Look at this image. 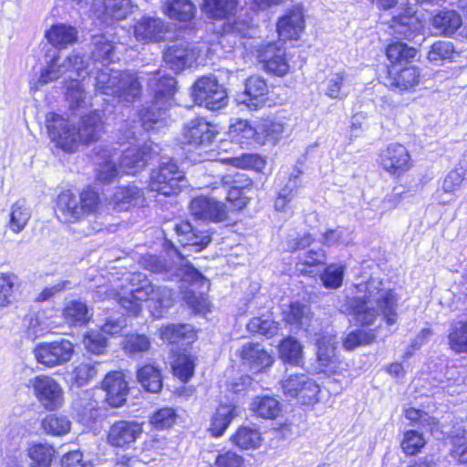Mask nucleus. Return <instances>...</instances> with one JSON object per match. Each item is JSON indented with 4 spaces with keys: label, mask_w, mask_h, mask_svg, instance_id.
I'll return each instance as SVG.
<instances>
[{
    "label": "nucleus",
    "mask_w": 467,
    "mask_h": 467,
    "mask_svg": "<svg viewBox=\"0 0 467 467\" xmlns=\"http://www.w3.org/2000/svg\"><path fill=\"white\" fill-rule=\"evenodd\" d=\"M269 88L266 80L260 76H252L245 80L241 103L250 109L262 108L268 99Z\"/></svg>",
    "instance_id": "nucleus-22"
},
{
    "label": "nucleus",
    "mask_w": 467,
    "mask_h": 467,
    "mask_svg": "<svg viewBox=\"0 0 467 467\" xmlns=\"http://www.w3.org/2000/svg\"><path fill=\"white\" fill-rule=\"evenodd\" d=\"M426 441L421 433L416 431H408L401 442L403 451L408 455L417 454L424 447Z\"/></svg>",
    "instance_id": "nucleus-64"
},
{
    "label": "nucleus",
    "mask_w": 467,
    "mask_h": 467,
    "mask_svg": "<svg viewBox=\"0 0 467 467\" xmlns=\"http://www.w3.org/2000/svg\"><path fill=\"white\" fill-rule=\"evenodd\" d=\"M201 459L207 467H244V459L233 450H206Z\"/></svg>",
    "instance_id": "nucleus-27"
},
{
    "label": "nucleus",
    "mask_w": 467,
    "mask_h": 467,
    "mask_svg": "<svg viewBox=\"0 0 467 467\" xmlns=\"http://www.w3.org/2000/svg\"><path fill=\"white\" fill-rule=\"evenodd\" d=\"M229 135L240 144H249L252 140L258 142L257 126L252 127L245 119H234L229 127Z\"/></svg>",
    "instance_id": "nucleus-50"
},
{
    "label": "nucleus",
    "mask_w": 467,
    "mask_h": 467,
    "mask_svg": "<svg viewBox=\"0 0 467 467\" xmlns=\"http://www.w3.org/2000/svg\"><path fill=\"white\" fill-rule=\"evenodd\" d=\"M62 315L70 326H82L90 319L86 303L79 300L68 301L63 308Z\"/></svg>",
    "instance_id": "nucleus-46"
},
{
    "label": "nucleus",
    "mask_w": 467,
    "mask_h": 467,
    "mask_svg": "<svg viewBox=\"0 0 467 467\" xmlns=\"http://www.w3.org/2000/svg\"><path fill=\"white\" fill-rule=\"evenodd\" d=\"M101 159L104 161L99 164L97 171V179L103 182H109L116 178L119 171V167L117 166L119 161V153L117 151H104Z\"/></svg>",
    "instance_id": "nucleus-54"
},
{
    "label": "nucleus",
    "mask_w": 467,
    "mask_h": 467,
    "mask_svg": "<svg viewBox=\"0 0 467 467\" xmlns=\"http://www.w3.org/2000/svg\"><path fill=\"white\" fill-rule=\"evenodd\" d=\"M46 37L53 47L63 49L78 41V31L67 24H56L46 32Z\"/></svg>",
    "instance_id": "nucleus-32"
},
{
    "label": "nucleus",
    "mask_w": 467,
    "mask_h": 467,
    "mask_svg": "<svg viewBox=\"0 0 467 467\" xmlns=\"http://www.w3.org/2000/svg\"><path fill=\"white\" fill-rule=\"evenodd\" d=\"M238 415L234 404H220L211 420L209 431L213 437H220L226 431L234 418Z\"/></svg>",
    "instance_id": "nucleus-35"
},
{
    "label": "nucleus",
    "mask_w": 467,
    "mask_h": 467,
    "mask_svg": "<svg viewBox=\"0 0 467 467\" xmlns=\"http://www.w3.org/2000/svg\"><path fill=\"white\" fill-rule=\"evenodd\" d=\"M422 27L421 20L414 13L407 12L391 19L389 34L398 39L413 40Z\"/></svg>",
    "instance_id": "nucleus-23"
},
{
    "label": "nucleus",
    "mask_w": 467,
    "mask_h": 467,
    "mask_svg": "<svg viewBox=\"0 0 467 467\" xmlns=\"http://www.w3.org/2000/svg\"><path fill=\"white\" fill-rule=\"evenodd\" d=\"M137 380L149 392L158 393L162 388L161 369L151 364H147L138 368Z\"/></svg>",
    "instance_id": "nucleus-41"
},
{
    "label": "nucleus",
    "mask_w": 467,
    "mask_h": 467,
    "mask_svg": "<svg viewBox=\"0 0 467 467\" xmlns=\"http://www.w3.org/2000/svg\"><path fill=\"white\" fill-rule=\"evenodd\" d=\"M279 357L285 362L299 366L303 360L302 345L294 337H287L279 344Z\"/></svg>",
    "instance_id": "nucleus-53"
},
{
    "label": "nucleus",
    "mask_w": 467,
    "mask_h": 467,
    "mask_svg": "<svg viewBox=\"0 0 467 467\" xmlns=\"http://www.w3.org/2000/svg\"><path fill=\"white\" fill-rule=\"evenodd\" d=\"M465 179H467V160L464 158L460 161L458 167L448 172L442 182L441 190L436 192V199L442 204L449 203L451 200H443L442 193L452 194Z\"/></svg>",
    "instance_id": "nucleus-33"
},
{
    "label": "nucleus",
    "mask_w": 467,
    "mask_h": 467,
    "mask_svg": "<svg viewBox=\"0 0 467 467\" xmlns=\"http://www.w3.org/2000/svg\"><path fill=\"white\" fill-rule=\"evenodd\" d=\"M174 231L178 242L185 248L192 246L196 247V251H201L211 243V236L207 233H196L188 222L176 223Z\"/></svg>",
    "instance_id": "nucleus-30"
},
{
    "label": "nucleus",
    "mask_w": 467,
    "mask_h": 467,
    "mask_svg": "<svg viewBox=\"0 0 467 467\" xmlns=\"http://www.w3.org/2000/svg\"><path fill=\"white\" fill-rule=\"evenodd\" d=\"M31 217V211L25 200H18L10 209L7 227L15 234H19L26 226Z\"/></svg>",
    "instance_id": "nucleus-48"
},
{
    "label": "nucleus",
    "mask_w": 467,
    "mask_h": 467,
    "mask_svg": "<svg viewBox=\"0 0 467 467\" xmlns=\"http://www.w3.org/2000/svg\"><path fill=\"white\" fill-rule=\"evenodd\" d=\"M158 146L152 141H146L142 146H132L119 154V169L127 174L140 171L157 153Z\"/></svg>",
    "instance_id": "nucleus-14"
},
{
    "label": "nucleus",
    "mask_w": 467,
    "mask_h": 467,
    "mask_svg": "<svg viewBox=\"0 0 467 467\" xmlns=\"http://www.w3.org/2000/svg\"><path fill=\"white\" fill-rule=\"evenodd\" d=\"M150 344V339L146 335L130 334L126 336L122 346L127 354L135 356L148 351Z\"/></svg>",
    "instance_id": "nucleus-61"
},
{
    "label": "nucleus",
    "mask_w": 467,
    "mask_h": 467,
    "mask_svg": "<svg viewBox=\"0 0 467 467\" xmlns=\"http://www.w3.org/2000/svg\"><path fill=\"white\" fill-rule=\"evenodd\" d=\"M375 340L372 330L357 329L347 335L343 341L346 349L351 350L361 345H368Z\"/></svg>",
    "instance_id": "nucleus-62"
},
{
    "label": "nucleus",
    "mask_w": 467,
    "mask_h": 467,
    "mask_svg": "<svg viewBox=\"0 0 467 467\" xmlns=\"http://www.w3.org/2000/svg\"><path fill=\"white\" fill-rule=\"evenodd\" d=\"M47 129L49 138L64 151H75L79 146V136L77 134L76 125L69 119L56 114L47 115Z\"/></svg>",
    "instance_id": "nucleus-9"
},
{
    "label": "nucleus",
    "mask_w": 467,
    "mask_h": 467,
    "mask_svg": "<svg viewBox=\"0 0 467 467\" xmlns=\"http://www.w3.org/2000/svg\"><path fill=\"white\" fill-rule=\"evenodd\" d=\"M305 29V19L301 9L287 11L278 19L276 30L282 40H296Z\"/></svg>",
    "instance_id": "nucleus-24"
},
{
    "label": "nucleus",
    "mask_w": 467,
    "mask_h": 467,
    "mask_svg": "<svg viewBox=\"0 0 467 467\" xmlns=\"http://www.w3.org/2000/svg\"><path fill=\"white\" fill-rule=\"evenodd\" d=\"M381 167L389 174L400 176L411 166L408 150L400 143H391L379 156Z\"/></svg>",
    "instance_id": "nucleus-19"
},
{
    "label": "nucleus",
    "mask_w": 467,
    "mask_h": 467,
    "mask_svg": "<svg viewBox=\"0 0 467 467\" xmlns=\"http://www.w3.org/2000/svg\"><path fill=\"white\" fill-rule=\"evenodd\" d=\"M55 455V448L48 443L32 444L28 449L32 467H50Z\"/></svg>",
    "instance_id": "nucleus-51"
},
{
    "label": "nucleus",
    "mask_w": 467,
    "mask_h": 467,
    "mask_svg": "<svg viewBox=\"0 0 467 467\" xmlns=\"http://www.w3.org/2000/svg\"><path fill=\"white\" fill-rule=\"evenodd\" d=\"M92 45V57L101 63V68L107 67L104 62L112 61L114 57L115 45L113 40L109 36L98 35L93 36Z\"/></svg>",
    "instance_id": "nucleus-49"
},
{
    "label": "nucleus",
    "mask_w": 467,
    "mask_h": 467,
    "mask_svg": "<svg viewBox=\"0 0 467 467\" xmlns=\"http://www.w3.org/2000/svg\"><path fill=\"white\" fill-rule=\"evenodd\" d=\"M286 323L300 328L306 329L311 322V310L309 306L299 302L291 303L283 311Z\"/></svg>",
    "instance_id": "nucleus-42"
},
{
    "label": "nucleus",
    "mask_w": 467,
    "mask_h": 467,
    "mask_svg": "<svg viewBox=\"0 0 467 467\" xmlns=\"http://www.w3.org/2000/svg\"><path fill=\"white\" fill-rule=\"evenodd\" d=\"M355 296L347 297L342 311L352 316L360 326L372 325L381 312L388 325L397 322L398 298L391 289H384L382 282L371 278L355 285Z\"/></svg>",
    "instance_id": "nucleus-1"
},
{
    "label": "nucleus",
    "mask_w": 467,
    "mask_h": 467,
    "mask_svg": "<svg viewBox=\"0 0 467 467\" xmlns=\"http://www.w3.org/2000/svg\"><path fill=\"white\" fill-rule=\"evenodd\" d=\"M73 352V344L69 340L62 339L38 345L35 349V356L39 363L53 368L69 361Z\"/></svg>",
    "instance_id": "nucleus-17"
},
{
    "label": "nucleus",
    "mask_w": 467,
    "mask_h": 467,
    "mask_svg": "<svg viewBox=\"0 0 467 467\" xmlns=\"http://www.w3.org/2000/svg\"><path fill=\"white\" fill-rule=\"evenodd\" d=\"M431 24L439 34L451 36L462 24L461 16L454 10H444L432 17Z\"/></svg>",
    "instance_id": "nucleus-40"
},
{
    "label": "nucleus",
    "mask_w": 467,
    "mask_h": 467,
    "mask_svg": "<svg viewBox=\"0 0 467 467\" xmlns=\"http://www.w3.org/2000/svg\"><path fill=\"white\" fill-rule=\"evenodd\" d=\"M161 338L169 343H178L181 340L192 342L195 338V332L191 325L188 324H171L161 327Z\"/></svg>",
    "instance_id": "nucleus-47"
},
{
    "label": "nucleus",
    "mask_w": 467,
    "mask_h": 467,
    "mask_svg": "<svg viewBox=\"0 0 467 467\" xmlns=\"http://www.w3.org/2000/svg\"><path fill=\"white\" fill-rule=\"evenodd\" d=\"M132 5L130 0H105L104 16L108 19L119 21L125 19L130 14Z\"/></svg>",
    "instance_id": "nucleus-58"
},
{
    "label": "nucleus",
    "mask_w": 467,
    "mask_h": 467,
    "mask_svg": "<svg viewBox=\"0 0 467 467\" xmlns=\"http://www.w3.org/2000/svg\"><path fill=\"white\" fill-rule=\"evenodd\" d=\"M41 428L48 435L63 436L69 432L71 421L67 416L50 414L42 420Z\"/></svg>",
    "instance_id": "nucleus-55"
},
{
    "label": "nucleus",
    "mask_w": 467,
    "mask_h": 467,
    "mask_svg": "<svg viewBox=\"0 0 467 467\" xmlns=\"http://www.w3.org/2000/svg\"><path fill=\"white\" fill-rule=\"evenodd\" d=\"M167 31V25L158 17L143 16L133 26L134 37L143 44L162 41Z\"/></svg>",
    "instance_id": "nucleus-20"
},
{
    "label": "nucleus",
    "mask_w": 467,
    "mask_h": 467,
    "mask_svg": "<svg viewBox=\"0 0 467 467\" xmlns=\"http://www.w3.org/2000/svg\"><path fill=\"white\" fill-rule=\"evenodd\" d=\"M416 54V48L399 41L389 44L386 48V56L390 64L389 67H400L413 59Z\"/></svg>",
    "instance_id": "nucleus-44"
},
{
    "label": "nucleus",
    "mask_w": 467,
    "mask_h": 467,
    "mask_svg": "<svg viewBox=\"0 0 467 467\" xmlns=\"http://www.w3.org/2000/svg\"><path fill=\"white\" fill-rule=\"evenodd\" d=\"M454 52L453 45L448 41H437L428 52V59L433 63H440L450 59Z\"/></svg>",
    "instance_id": "nucleus-63"
},
{
    "label": "nucleus",
    "mask_w": 467,
    "mask_h": 467,
    "mask_svg": "<svg viewBox=\"0 0 467 467\" xmlns=\"http://www.w3.org/2000/svg\"><path fill=\"white\" fill-rule=\"evenodd\" d=\"M256 57L263 69L268 73L283 77L289 71L285 51L280 42L261 45L256 50Z\"/></svg>",
    "instance_id": "nucleus-13"
},
{
    "label": "nucleus",
    "mask_w": 467,
    "mask_h": 467,
    "mask_svg": "<svg viewBox=\"0 0 467 467\" xmlns=\"http://www.w3.org/2000/svg\"><path fill=\"white\" fill-rule=\"evenodd\" d=\"M94 79L96 90L118 103L130 105L140 97L141 84L131 71L96 67Z\"/></svg>",
    "instance_id": "nucleus-4"
},
{
    "label": "nucleus",
    "mask_w": 467,
    "mask_h": 467,
    "mask_svg": "<svg viewBox=\"0 0 467 467\" xmlns=\"http://www.w3.org/2000/svg\"><path fill=\"white\" fill-rule=\"evenodd\" d=\"M199 56L195 46L184 40H179L169 45L163 52V60L174 72L179 73L191 67Z\"/></svg>",
    "instance_id": "nucleus-15"
},
{
    "label": "nucleus",
    "mask_w": 467,
    "mask_h": 467,
    "mask_svg": "<svg viewBox=\"0 0 467 467\" xmlns=\"http://www.w3.org/2000/svg\"><path fill=\"white\" fill-rule=\"evenodd\" d=\"M192 97L197 104L211 110L220 109L228 103L225 88L213 76H204L196 80Z\"/></svg>",
    "instance_id": "nucleus-8"
},
{
    "label": "nucleus",
    "mask_w": 467,
    "mask_h": 467,
    "mask_svg": "<svg viewBox=\"0 0 467 467\" xmlns=\"http://www.w3.org/2000/svg\"><path fill=\"white\" fill-rule=\"evenodd\" d=\"M251 410L259 417L264 419H275L280 411L279 401L273 397H256L251 403Z\"/></svg>",
    "instance_id": "nucleus-52"
},
{
    "label": "nucleus",
    "mask_w": 467,
    "mask_h": 467,
    "mask_svg": "<svg viewBox=\"0 0 467 467\" xmlns=\"http://www.w3.org/2000/svg\"><path fill=\"white\" fill-rule=\"evenodd\" d=\"M284 395L289 399H299L304 404H310L317 400L319 386L309 376L291 374L282 380Z\"/></svg>",
    "instance_id": "nucleus-11"
},
{
    "label": "nucleus",
    "mask_w": 467,
    "mask_h": 467,
    "mask_svg": "<svg viewBox=\"0 0 467 467\" xmlns=\"http://www.w3.org/2000/svg\"><path fill=\"white\" fill-rule=\"evenodd\" d=\"M173 291L167 286H155L141 273H129L119 285L110 288L99 286L96 296L100 300H116L133 316L141 310L143 302L155 304V307L169 308L173 303Z\"/></svg>",
    "instance_id": "nucleus-2"
},
{
    "label": "nucleus",
    "mask_w": 467,
    "mask_h": 467,
    "mask_svg": "<svg viewBox=\"0 0 467 467\" xmlns=\"http://www.w3.org/2000/svg\"><path fill=\"white\" fill-rule=\"evenodd\" d=\"M240 357L245 364L256 371L269 368L274 363L273 357L265 348L252 342L242 347Z\"/></svg>",
    "instance_id": "nucleus-29"
},
{
    "label": "nucleus",
    "mask_w": 467,
    "mask_h": 467,
    "mask_svg": "<svg viewBox=\"0 0 467 467\" xmlns=\"http://www.w3.org/2000/svg\"><path fill=\"white\" fill-rule=\"evenodd\" d=\"M449 438L451 456L462 463H467V420L454 426Z\"/></svg>",
    "instance_id": "nucleus-37"
},
{
    "label": "nucleus",
    "mask_w": 467,
    "mask_h": 467,
    "mask_svg": "<svg viewBox=\"0 0 467 467\" xmlns=\"http://www.w3.org/2000/svg\"><path fill=\"white\" fill-rule=\"evenodd\" d=\"M354 77L347 72L329 74L325 84V94L330 99H343L354 88Z\"/></svg>",
    "instance_id": "nucleus-28"
},
{
    "label": "nucleus",
    "mask_w": 467,
    "mask_h": 467,
    "mask_svg": "<svg viewBox=\"0 0 467 467\" xmlns=\"http://www.w3.org/2000/svg\"><path fill=\"white\" fill-rule=\"evenodd\" d=\"M238 0H203V12L213 19H229L235 16Z\"/></svg>",
    "instance_id": "nucleus-36"
},
{
    "label": "nucleus",
    "mask_w": 467,
    "mask_h": 467,
    "mask_svg": "<svg viewBox=\"0 0 467 467\" xmlns=\"http://www.w3.org/2000/svg\"><path fill=\"white\" fill-rule=\"evenodd\" d=\"M98 363L91 361L81 362L71 372V381L78 387H83L89 383L98 375Z\"/></svg>",
    "instance_id": "nucleus-59"
},
{
    "label": "nucleus",
    "mask_w": 467,
    "mask_h": 467,
    "mask_svg": "<svg viewBox=\"0 0 467 467\" xmlns=\"http://www.w3.org/2000/svg\"><path fill=\"white\" fill-rule=\"evenodd\" d=\"M231 440L235 446L242 450L257 449L263 441L259 430L251 426H241Z\"/></svg>",
    "instance_id": "nucleus-43"
},
{
    "label": "nucleus",
    "mask_w": 467,
    "mask_h": 467,
    "mask_svg": "<svg viewBox=\"0 0 467 467\" xmlns=\"http://www.w3.org/2000/svg\"><path fill=\"white\" fill-rule=\"evenodd\" d=\"M143 424L135 420H117L109 429L108 442L113 447L129 448L142 435Z\"/></svg>",
    "instance_id": "nucleus-18"
},
{
    "label": "nucleus",
    "mask_w": 467,
    "mask_h": 467,
    "mask_svg": "<svg viewBox=\"0 0 467 467\" xmlns=\"http://www.w3.org/2000/svg\"><path fill=\"white\" fill-rule=\"evenodd\" d=\"M142 198V192L135 185L118 188L111 199L115 209L128 210L131 205H137Z\"/></svg>",
    "instance_id": "nucleus-45"
},
{
    "label": "nucleus",
    "mask_w": 467,
    "mask_h": 467,
    "mask_svg": "<svg viewBox=\"0 0 467 467\" xmlns=\"http://www.w3.org/2000/svg\"><path fill=\"white\" fill-rule=\"evenodd\" d=\"M102 125L101 116L97 111L83 116L78 126H76L77 134L79 136V145L99 140Z\"/></svg>",
    "instance_id": "nucleus-31"
},
{
    "label": "nucleus",
    "mask_w": 467,
    "mask_h": 467,
    "mask_svg": "<svg viewBox=\"0 0 467 467\" xmlns=\"http://www.w3.org/2000/svg\"><path fill=\"white\" fill-rule=\"evenodd\" d=\"M149 89L153 94L151 106L141 110L140 119L146 130L155 129V125L163 120V115L171 108L176 89V81L172 77L156 71L149 78Z\"/></svg>",
    "instance_id": "nucleus-6"
},
{
    "label": "nucleus",
    "mask_w": 467,
    "mask_h": 467,
    "mask_svg": "<svg viewBox=\"0 0 467 467\" xmlns=\"http://www.w3.org/2000/svg\"><path fill=\"white\" fill-rule=\"evenodd\" d=\"M239 179H234L233 185L229 188V182H224L222 191L227 194L226 200L232 204L234 210H241L246 206L248 198L244 195V190L252 185L250 179H243L244 175H237Z\"/></svg>",
    "instance_id": "nucleus-34"
},
{
    "label": "nucleus",
    "mask_w": 467,
    "mask_h": 467,
    "mask_svg": "<svg viewBox=\"0 0 467 467\" xmlns=\"http://www.w3.org/2000/svg\"><path fill=\"white\" fill-rule=\"evenodd\" d=\"M100 207L99 195L90 187L85 188L79 193L66 190L57 197L55 214L63 223H77L98 213Z\"/></svg>",
    "instance_id": "nucleus-5"
},
{
    "label": "nucleus",
    "mask_w": 467,
    "mask_h": 467,
    "mask_svg": "<svg viewBox=\"0 0 467 467\" xmlns=\"http://www.w3.org/2000/svg\"><path fill=\"white\" fill-rule=\"evenodd\" d=\"M34 394L41 405L47 410H55L63 404V389L61 386L49 376H36L29 380Z\"/></svg>",
    "instance_id": "nucleus-12"
},
{
    "label": "nucleus",
    "mask_w": 467,
    "mask_h": 467,
    "mask_svg": "<svg viewBox=\"0 0 467 467\" xmlns=\"http://www.w3.org/2000/svg\"><path fill=\"white\" fill-rule=\"evenodd\" d=\"M420 78V70L414 66L389 67L388 81L391 88L410 90L419 84Z\"/></svg>",
    "instance_id": "nucleus-26"
},
{
    "label": "nucleus",
    "mask_w": 467,
    "mask_h": 467,
    "mask_svg": "<svg viewBox=\"0 0 467 467\" xmlns=\"http://www.w3.org/2000/svg\"><path fill=\"white\" fill-rule=\"evenodd\" d=\"M101 385L106 392V402L109 406L117 408L125 403L129 387L122 371L109 372Z\"/></svg>",
    "instance_id": "nucleus-21"
},
{
    "label": "nucleus",
    "mask_w": 467,
    "mask_h": 467,
    "mask_svg": "<svg viewBox=\"0 0 467 467\" xmlns=\"http://www.w3.org/2000/svg\"><path fill=\"white\" fill-rule=\"evenodd\" d=\"M88 65L83 56L75 51L63 59L56 56L41 72L39 83L45 85L67 74L66 98L70 108H78L85 103L86 94L78 78H84L85 74L96 76V67L88 72Z\"/></svg>",
    "instance_id": "nucleus-3"
},
{
    "label": "nucleus",
    "mask_w": 467,
    "mask_h": 467,
    "mask_svg": "<svg viewBox=\"0 0 467 467\" xmlns=\"http://www.w3.org/2000/svg\"><path fill=\"white\" fill-rule=\"evenodd\" d=\"M345 274V265L331 264L327 265L320 275L321 282L326 288L337 289L341 286Z\"/></svg>",
    "instance_id": "nucleus-60"
},
{
    "label": "nucleus",
    "mask_w": 467,
    "mask_h": 467,
    "mask_svg": "<svg viewBox=\"0 0 467 467\" xmlns=\"http://www.w3.org/2000/svg\"><path fill=\"white\" fill-rule=\"evenodd\" d=\"M285 123L279 119H263L257 124L258 142L275 144L283 138Z\"/></svg>",
    "instance_id": "nucleus-39"
},
{
    "label": "nucleus",
    "mask_w": 467,
    "mask_h": 467,
    "mask_svg": "<svg viewBox=\"0 0 467 467\" xmlns=\"http://www.w3.org/2000/svg\"><path fill=\"white\" fill-rule=\"evenodd\" d=\"M178 275L186 282H190L192 286H198L202 290L209 288V281L194 267L185 264L179 269ZM183 298L185 302L197 313H203L209 307L208 298L203 291L196 293L193 289H188L184 292Z\"/></svg>",
    "instance_id": "nucleus-10"
},
{
    "label": "nucleus",
    "mask_w": 467,
    "mask_h": 467,
    "mask_svg": "<svg viewBox=\"0 0 467 467\" xmlns=\"http://www.w3.org/2000/svg\"><path fill=\"white\" fill-rule=\"evenodd\" d=\"M190 212L200 220L222 223L229 220L230 208L215 197L198 196L192 200Z\"/></svg>",
    "instance_id": "nucleus-16"
},
{
    "label": "nucleus",
    "mask_w": 467,
    "mask_h": 467,
    "mask_svg": "<svg viewBox=\"0 0 467 467\" xmlns=\"http://www.w3.org/2000/svg\"><path fill=\"white\" fill-rule=\"evenodd\" d=\"M186 185L184 171L172 159H163L159 166L153 169L150 177V188L165 196L179 193Z\"/></svg>",
    "instance_id": "nucleus-7"
},
{
    "label": "nucleus",
    "mask_w": 467,
    "mask_h": 467,
    "mask_svg": "<svg viewBox=\"0 0 467 467\" xmlns=\"http://www.w3.org/2000/svg\"><path fill=\"white\" fill-rule=\"evenodd\" d=\"M216 131L213 125L203 118L190 120L183 129V138L189 144L206 145L215 137Z\"/></svg>",
    "instance_id": "nucleus-25"
},
{
    "label": "nucleus",
    "mask_w": 467,
    "mask_h": 467,
    "mask_svg": "<svg viewBox=\"0 0 467 467\" xmlns=\"http://www.w3.org/2000/svg\"><path fill=\"white\" fill-rule=\"evenodd\" d=\"M163 12L171 19L188 22L195 16L196 8L190 0H166Z\"/></svg>",
    "instance_id": "nucleus-38"
},
{
    "label": "nucleus",
    "mask_w": 467,
    "mask_h": 467,
    "mask_svg": "<svg viewBox=\"0 0 467 467\" xmlns=\"http://www.w3.org/2000/svg\"><path fill=\"white\" fill-rule=\"evenodd\" d=\"M448 344L457 354L467 353V322H457L451 326Z\"/></svg>",
    "instance_id": "nucleus-57"
},
{
    "label": "nucleus",
    "mask_w": 467,
    "mask_h": 467,
    "mask_svg": "<svg viewBox=\"0 0 467 467\" xmlns=\"http://www.w3.org/2000/svg\"><path fill=\"white\" fill-rule=\"evenodd\" d=\"M326 253L323 249H311L298 257L296 265L297 271L303 275L314 273V267L326 263Z\"/></svg>",
    "instance_id": "nucleus-56"
}]
</instances>
